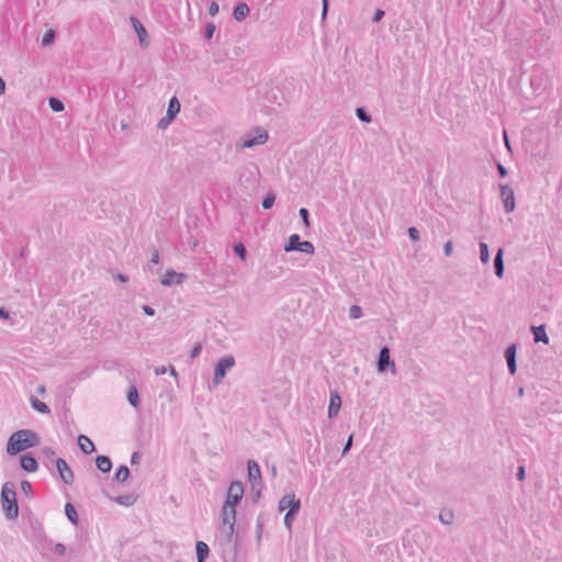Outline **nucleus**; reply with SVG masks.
<instances>
[{
  "label": "nucleus",
  "mask_w": 562,
  "mask_h": 562,
  "mask_svg": "<svg viewBox=\"0 0 562 562\" xmlns=\"http://www.w3.org/2000/svg\"><path fill=\"white\" fill-rule=\"evenodd\" d=\"M38 445V436L30 429H22L13 432L7 445V452L11 456L18 454L27 448Z\"/></svg>",
  "instance_id": "f257e3e1"
},
{
  "label": "nucleus",
  "mask_w": 562,
  "mask_h": 562,
  "mask_svg": "<svg viewBox=\"0 0 562 562\" xmlns=\"http://www.w3.org/2000/svg\"><path fill=\"white\" fill-rule=\"evenodd\" d=\"M1 502L5 517L8 519L16 518L19 515V507L14 484L10 482L3 484L1 490Z\"/></svg>",
  "instance_id": "f03ea898"
},
{
  "label": "nucleus",
  "mask_w": 562,
  "mask_h": 562,
  "mask_svg": "<svg viewBox=\"0 0 562 562\" xmlns=\"http://www.w3.org/2000/svg\"><path fill=\"white\" fill-rule=\"evenodd\" d=\"M269 138L268 132L263 128L257 127L246 133L237 143L238 149L252 148L255 146L263 145Z\"/></svg>",
  "instance_id": "7ed1b4c3"
},
{
  "label": "nucleus",
  "mask_w": 562,
  "mask_h": 562,
  "mask_svg": "<svg viewBox=\"0 0 562 562\" xmlns=\"http://www.w3.org/2000/svg\"><path fill=\"white\" fill-rule=\"evenodd\" d=\"M236 521V506L224 504L222 508L221 533L227 541H231L234 535Z\"/></svg>",
  "instance_id": "20e7f679"
},
{
  "label": "nucleus",
  "mask_w": 562,
  "mask_h": 562,
  "mask_svg": "<svg viewBox=\"0 0 562 562\" xmlns=\"http://www.w3.org/2000/svg\"><path fill=\"white\" fill-rule=\"evenodd\" d=\"M259 170L255 165L244 167L238 175V183L244 189H251L258 182Z\"/></svg>",
  "instance_id": "39448f33"
},
{
  "label": "nucleus",
  "mask_w": 562,
  "mask_h": 562,
  "mask_svg": "<svg viewBox=\"0 0 562 562\" xmlns=\"http://www.w3.org/2000/svg\"><path fill=\"white\" fill-rule=\"evenodd\" d=\"M235 366V358L233 356H225L221 358L215 364L213 383L214 385H218L227 371L231 370Z\"/></svg>",
  "instance_id": "423d86ee"
},
{
  "label": "nucleus",
  "mask_w": 562,
  "mask_h": 562,
  "mask_svg": "<svg viewBox=\"0 0 562 562\" xmlns=\"http://www.w3.org/2000/svg\"><path fill=\"white\" fill-rule=\"evenodd\" d=\"M378 372L384 373L387 370L391 371L392 374L396 373V366L394 361L391 359L390 349L387 347H382L379 352L378 363H376Z\"/></svg>",
  "instance_id": "0eeeda50"
},
{
  "label": "nucleus",
  "mask_w": 562,
  "mask_h": 562,
  "mask_svg": "<svg viewBox=\"0 0 562 562\" xmlns=\"http://www.w3.org/2000/svg\"><path fill=\"white\" fill-rule=\"evenodd\" d=\"M244 496V485L239 481H234L228 486L224 504L236 506Z\"/></svg>",
  "instance_id": "6e6552de"
},
{
  "label": "nucleus",
  "mask_w": 562,
  "mask_h": 562,
  "mask_svg": "<svg viewBox=\"0 0 562 562\" xmlns=\"http://www.w3.org/2000/svg\"><path fill=\"white\" fill-rule=\"evenodd\" d=\"M499 189H501V199L504 203L505 212H507V213L513 212L516 206L513 188L508 184H501Z\"/></svg>",
  "instance_id": "1a4fd4ad"
},
{
  "label": "nucleus",
  "mask_w": 562,
  "mask_h": 562,
  "mask_svg": "<svg viewBox=\"0 0 562 562\" xmlns=\"http://www.w3.org/2000/svg\"><path fill=\"white\" fill-rule=\"evenodd\" d=\"M56 467L61 481L67 485H71L74 483L75 475L67 462L64 459L58 458L56 460Z\"/></svg>",
  "instance_id": "9d476101"
},
{
  "label": "nucleus",
  "mask_w": 562,
  "mask_h": 562,
  "mask_svg": "<svg viewBox=\"0 0 562 562\" xmlns=\"http://www.w3.org/2000/svg\"><path fill=\"white\" fill-rule=\"evenodd\" d=\"M186 279V274L178 273L173 270H168L161 279V284L165 286H171L173 284H180Z\"/></svg>",
  "instance_id": "9b49d317"
},
{
  "label": "nucleus",
  "mask_w": 562,
  "mask_h": 562,
  "mask_svg": "<svg viewBox=\"0 0 562 562\" xmlns=\"http://www.w3.org/2000/svg\"><path fill=\"white\" fill-rule=\"evenodd\" d=\"M516 351H517V347L514 344L508 346L505 351V359H506L507 367H508L510 374H515L517 371Z\"/></svg>",
  "instance_id": "f8f14e48"
},
{
  "label": "nucleus",
  "mask_w": 562,
  "mask_h": 562,
  "mask_svg": "<svg viewBox=\"0 0 562 562\" xmlns=\"http://www.w3.org/2000/svg\"><path fill=\"white\" fill-rule=\"evenodd\" d=\"M247 468H248V479H249L250 483L252 485L259 483L261 481V471H260L259 464L254 460H249L247 462Z\"/></svg>",
  "instance_id": "ddd939ff"
},
{
  "label": "nucleus",
  "mask_w": 562,
  "mask_h": 562,
  "mask_svg": "<svg viewBox=\"0 0 562 562\" xmlns=\"http://www.w3.org/2000/svg\"><path fill=\"white\" fill-rule=\"evenodd\" d=\"M341 407V398L337 391L330 393L329 406H328V417H335Z\"/></svg>",
  "instance_id": "4468645a"
},
{
  "label": "nucleus",
  "mask_w": 562,
  "mask_h": 562,
  "mask_svg": "<svg viewBox=\"0 0 562 562\" xmlns=\"http://www.w3.org/2000/svg\"><path fill=\"white\" fill-rule=\"evenodd\" d=\"M20 462L22 469L26 472L33 473L38 469L36 459L29 453L21 456Z\"/></svg>",
  "instance_id": "2eb2a0df"
},
{
  "label": "nucleus",
  "mask_w": 562,
  "mask_h": 562,
  "mask_svg": "<svg viewBox=\"0 0 562 562\" xmlns=\"http://www.w3.org/2000/svg\"><path fill=\"white\" fill-rule=\"evenodd\" d=\"M248 14H249V7L247 5V3L239 2L238 4L235 5L233 15L236 21L240 22V21L245 20Z\"/></svg>",
  "instance_id": "dca6fc26"
},
{
  "label": "nucleus",
  "mask_w": 562,
  "mask_h": 562,
  "mask_svg": "<svg viewBox=\"0 0 562 562\" xmlns=\"http://www.w3.org/2000/svg\"><path fill=\"white\" fill-rule=\"evenodd\" d=\"M78 445L85 454H90L94 451L93 442L85 435L78 437Z\"/></svg>",
  "instance_id": "f3484780"
},
{
  "label": "nucleus",
  "mask_w": 562,
  "mask_h": 562,
  "mask_svg": "<svg viewBox=\"0 0 562 562\" xmlns=\"http://www.w3.org/2000/svg\"><path fill=\"white\" fill-rule=\"evenodd\" d=\"M494 269H495V274L498 278H502L504 276L505 267H504L503 249L502 248H499L497 254L495 255V258H494Z\"/></svg>",
  "instance_id": "a211bd4d"
},
{
  "label": "nucleus",
  "mask_w": 562,
  "mask_h": 562,
  "mask_svg": "<svg viewBox=\"0 0 562 562\" xmlns=\"http://www.w3.org/2000/svg\"><path fill=\"white\" fill-rule=\"evenodd\" d=\"M95 463H97V468L103 472V473H108L110 472L111 468H112V462L110 460L109 457H105V456H99L97 457L95 459Z\"/></svg>",
  "instance_id": "6ab92c4d"
},
{
  "label": "nucleus",
  "mask_w": 562,
  "mask_h": 562,
  "mask_svg": "<svg viewBox=\"0 0 562 562\" xmlns=\"http://www.w3.org/2000/svg\"><path fill=\"white\" fill-rule=\"evenodd\" d=\"M180 102L176 97H172L168 104L167 115L172 120L180 112Z\"/></svg>",
  "instance_id": "aec40b11"
},
{
  "label": "nucleus",
  "mask_w": 562,
  "mask_h": 562,
  "mask_svg": "<svg viewBox=\"0 0 562 562\" xmlns=\"http://www.w3.org/2000/svg\"><path fill=\"white\" fill-rule=\"evenodd\" d=\"M533 333V338L536 342L542 341L544 344H548L549 338L547 336L546 329L543 325H540L538 327L533 326L531 327Z\"/></svg>",
  "instance_id": "412c9836"
},
{
  "label": "nucleus",
  "mask_w": 562,
  "mask_h": 562,
  "mask_svg": "<svg viewBox=\"0 0 562 562\" xmlns=\"http://www.w3.org/2000/svg\"><path fill=\"white\" fill-rule=\"evenodd\" d=\"M301 243L302 241L300 240V236L297 234H293L289 237V241L285 245L284 250L286 252L297 251V249H300V247L302 246Z\"/></svg>",
  "instance_id": "4be33fe9"
},
{
  "label": "nucleus",
  "mask_w": 562,
  "mask_h": 562,
  "mask_svg": "<svg viewBox=\"0 0 562 562\" xmlns=\"http://www.w3.org/2000/svg\"><path fill=\"white\" fill-rule=\"evenodd\" d=\"M195 549L198 562H204L210 552L209 546L203 541H198Z\"/></svg>",
  "instance_id": "5701e85b"
},
{
  "label": "nucleus",
  "mask_w": 562,
  "mask_h": 562,
  "mask_svg": "<svg viewBox=\"0 0 562 562\" xmlns=\"http://www.w3.org/2000/svg\"><path fill=\"white\" fill-rule=\"evenodd\" d=\"M31 405L35 411H37L42 414L50 413L49 407L44 402L40 401L38 398H36L34 396L31 397Z\"/></svg>",
  "instance_id": "b1692460"
},
{
  "label": "nucleus",
  "mask_w": 562,
  "mask_h": 562,
  "mask_svg": "<svg viewBox=\"0 0 562 562\" xmlns=\"http://www.w3.org/2000/svg\"><path fill=\"white\" fill-rule=\"evenodd\" d=\"M439 520L443 525H452L454 521V514L450 509H443L439 514Z\"/></svg>",
  "instance_id": "393cba45"
},
{
  "label": "nucleus",
  "mask_w": 562,
  "mask_h": 562,
  "mask_svg": "<svg viewBox=\"0 0 562 562\" xmlns=\"http://www.w3.org/2000/svg\"><path fill=\"white\" fill-rule=\"evenodd\" d=\"M127 401L133 407H135V408L138 407L139 397H138L137 389L135 386L130 387L128 393H127Z\"/></svg>",
  "instance_id": "a878e982"
},
{
  "label": "nucleus",
  "mask_w": 562,
  "mask_h": 562,
  "mask_svg": "<svg viewBox=\"0 0 562 562\" xmlns=\"http://www.w3.org/2000/svg\"><path fill=\"white\" fill-rule=\"evenodd\" d=\"M65 513H66V516L67 518L74 524V525H77L78 524V514H77V510L76 508L70 504V503H67L66 506H65Z\"/></svg>",
  "instance_id": "bb28decb"
},
{
  "label": "nucleus",
  "mask_w": 562,
  "mask_h": 562,
  "mask_svg": "<svg viewBox=\"0 0 562 562\" xmlns=\"http://www.w3.org/2000/svg\"><path fill=\"white\" fill-rule=\"evenodd\" d=\"M130 476V470L126 465H121L115 473V480L117 482H125Z\"/></svg>",
  "instance_id": "cd10ccee"
},
{
  "label": "nucleus",
  "mask_w": 562,
  "mask_h": 562,
  "mask_svg": "<svg viewBox=\"0 0 562 562\" xmlns=\"http://www.w3.org/2000/svg\"><path fill=\"white\" fill-rule=\"evenodd\" d=\"M130 20L136 32V35H148L145 26L140 23V21L137 18L131 16Z\"/></svg>",
  "instance_id": "c85d7f7f"
},
{
  "label": "nucleus",
  "mask_w": 562,
  "mask_h": 562,
  "mask_svg": "<svg viewBox=\"0 0 562 562\" xmlns=\"http://www.w3.org/2000/svg\"><path fill=\"white\" fill-rule=\"evenodd\" d=\"M480 260L486 265L490 261L488 246L486 243H480Z\"/></svg>",
  "instance_id": "c756f323"
},
{
  "label": "nucleus",
  "mask_w": 562,
  "mask_h": 562,
  "mask_svg": "<svg viewBox=\"0 0 562 562\" xmlns=\"http://www.w3.org/2000/svg\"><path fill=\"white\" fill-rule=\"evenodd\" d=\"M290 502H291V505H290V508H289L288 513H292L294 515H297L299 512H300V508H301V501L299 498H296L293 493H291Z\"/></svg>",
  "instance_id": "7c9ffc66"
},
{
  "label": "nucleus",
  "mask_w": 562,
  "mask_h": 562,
  "mask_svg": "<svg viewBox=\"0 0 562 562\" xmlns=\"http://www.w3.org/2000/svg\"><path fill=\"white\" fill-rule=\"evenodd\" d=\"M234 251L235 254L241 259V260H246L247 258V250H246V247L243 243H236L234 245Z\"/></svg>",
  "instance_id": "2f4dec72"
},
{
  "label": "nucleus",
  "mask_w": 562,
  "mask_h": 562,
  "mask_svg": "<svg viewBox=\"0 0 562 562\" xmlns=\"http://www.w3.org/2000/svg\"><path fill=\"white\" fill-rule=\"evenodd\" d=\"M49 106L54 112H61L64 110V103L56 98L49 99Z\"/></svg>",
  "instance_id": "473e14b6"
},
{
  "label": "nucleus",
  "mask_w": 562,
  "mask_h": 562,
  "mask_svg": "<svg viewBox=\"0 0 562 562\" xmlns=\"http://www.w3.org/2000/svg\"><path fill=\"white\" fill-rule=\"evenodd\" d=\"M356 115L361 122H364V123L371 122V115L369 113H367V111L362 108H358L356 110Z\"/></svg>",
  "instance_id": "72a5a7b5"
},
{
  "label": "nucleus",
  "mask_w": 562,
  "mask_h": 562,
  "mask_svg": "<svg viewBox=\"0 0 562 562\" xmlns=\"http://www.w3.org/2000/svg\"><path fill=\"white\" fill-rule=\"evenodd\" d=\"M301 245L302 246L300 247V249H297V251H301V252H304L307 255L314 254L315 248L311 241L305 240V241H302Z\"/></svg>",
  "instance_id": "f704fd0d"
},
{
  "label": "nucleus",
  "mask_w": 562,
  "mask_h": 562,
  "mask_svg": "<svg viewBox=\"0 0 562 562\" xmlns=\"http://www.w3.org/2000/svg\"><path fill=\"white\" fill-rule=\"evenodd\" d=\"M362 316V308L359 305H352L349 308V317L352 319H358Z\"/></svg>",
  "instance_id": "c9c22d12"
},
{
  "label": "nucleus",
  "mask_w": 562,
  "mask_h": 562,
  "mask_svg": "<svg viewBox=\"0 0 562 562\" xmlns=\"http://www.w3.org/2000/svg\"><path fill=\"white\" fill-rule=\"evenodd\" d=\"M291 494H285L279 502V510L280 512H283L288 508H290V505H291Z\"/></svg>",
  "instance_id": "e433bc0d"
},
{
  "label": "nucleus",
  "mask_w": 562,
  "mask_h": 562,
  "mask_svg": "<svg viewBox=\"0 0 562 562\" xmlns=\"http://www.w3.org/2000/svg\"><path fill=\"white\" fill-rule=\"evenodd\" d=\"M276 196L272 193L267 194V196L262 201V207L265 210L271 209L274 204Z\"/></svg>",
  "instance_id": "4c0bfd02"
},
{
  "label": "nucleus",
  "mask_w": 562,
  "mask_h": 562,
  "mask_svg": "<svg viewBox=\"0 0 562 562\" xmlns=\"http://www.w3.org/2000/svg\"><path fill=\"white\" fill-rule=\"evenodd\" d=\"M295 517H296V515H294L292 513H286L285 516H284V525L288 528V530H290V531L292 529V522H293Z\"/></svg>",
  "instance_id": "58836bf2"
},
{
  "label": "nucleus",
  "mask_w": 562,
  "mask_h": 562,
  "mask_svg": "<svg viewBox=\"0 0 562 562\" xmlns=\"http://www.w3.org/2000/svg\"><path fill=\"white\" fill-rule=\"evenodd\" d=\"M299 213H300V216H301V218H302V221H303L304 225H305L306 227H308V226H310V220H308V215H310V214H308L307 209L302 207V209H300Z\"/></svg>",
  "instance_id": "ea45409f"
},
{
  "label": "nucleus",
  "mask_w": 562,
  "mask_h": 562,
  "mask_svg": "<svg viewBox=\"0 0 562 562\" xmlns=\"http://www.w3.org/2000/svg\"><path fill=\"white\" fill-rule=\"evenodd\" d=\"M202 351V345L200 342L195 344V346L192 348L190 352V357L192 359L196 358Z\"/></svg>",
  "instance_id": "a19ab883"
},
{
  "label": "nucleus",
  "mask_w": 562,
  "mask_h": 562,
  "mask_svg": "<svg viewBox=\"0 0 562 562\" xmlns=\"http://www.w3.org/2000/svg\"><path fill=\"white\" fill-rule=\"evenodd\" d=\"M408 235L412 240H418L419 239V232L416 227H409L408 228Z\"/></svg>",
  "instance_id": "79ce46f5"
},
{
  "label": "nucleus",
  "mask_w": 562,
  "mask_h": 562,
  "mask_svg": "<svg viewBox=\"0 0 562 562\" xmlns=\"http://www.w3.org/2000/svg\"><path fill=\"white\" fill-rule=\"evenodd\" d=\"M453 251V245H452V241L451 240H448L445 246H443V254L445 256L449 257L451 256Z\"/></svg>",
  "instance_id": "37998d69"
},
{
  "label": "nucleus",
  "mask_w": 562,
  "mask_h": 562,
  "mask_svg": "<svg viewBox=\"0 0 562 562\" xmlns=\"http://www.w3.org/2000/svg\"><path fill=\"white\" fill-rule=\"evenodd\" d=\"M384 15H385L384 10L376 9L375 12H374V15L372 18V21L376 23V22L381 21Z\"/></svg>",
  "instance_id": "c03bdc74"
},
{
  "label": "nucleus",
  "mask_w": 562,
  "mask_h": 562,
  "mask_svg": "<svg viewBox=\"0 0 562 562\" xmlns=\"http://www.w3.org/2000/svg\"><path fill=\"white\" fill-rule=\"evenodd\" d=\"M218 11H220V7H218V4H217L216 2H214V1H213V2L210 4V7H209V14H210L211 16H214V15H216V14L218 13Z\"/></svg>",
  "instance_id": "a18cd8bd"
},
{
  "label": "nucleus",
  "mask_w": 562,
  "mask_h": 562,
  "mask_svg": "<svg viewBox=\"0 0 562 562\" xmlns=\"http://www.w3.org/2000/svg\"><path fill=\"white\" fill-rule=\"evenodd\" d=\"M216 30V26L214 23H207L205 25L204 34L203 35H214Z\"/></svg>",
  "instance_id": "49530a36"
},
{
  "label": "nucleus",
  "mask_w": 562,
  "mask_h": 562,
  "mask_svg": "<svg viewBox=\"0 0 562 562\" xmlns=\"http://www.w3.org/2000/svg\"><path fill=\"white\" fill-rule=\"evenodd\" d=\"M21 488L26 495L32 493V485L29 481H22Z\"/></svg>",
  "instance_id": "de8ad7c7"
},
{
  "label": "nucleus",
  "mask_w": 562,
  "mask_h": 562,
  "mask_svg": "<svg viewBox=\"0 0 562 562\" xmlns=\"http://www.w3.org/2000/svg\"><path fill=\"white\" fill-rule=\"evenodd\" d=\"M55 552L59 555H64L66 553V547L63 543H56L54 547Z\"/></svg>",
  "instance_id": "09e8293b"
},
{
  "label": "nucleus",
  "mask_w": 562,
  "mask_h": 562,
  "mask_svg": "<svg viewBox=\"0 0 562 562\" xmlns=\"http://www.w3.org/2000/svg\"><path fill=\"white\" fill-rule=\"evenodd\" d=\"M352 439H353V436L350 435L348 440H347V442H346V445H345V447H344V449H342V456H345L350 450V448L352 446Z\"/></svg>",
  "instance_id": "8fccbe9b"
},
{
  "label": "nucleus",
  "mask_w": 562,
  "mask_h": 562,
  "mask_svg": "<svg viewBox=\"0 0 562 562\" xmlns=\"http://www.w3.org/2000/svg\"><path fill=\"white\" fill-rule=\"evenodd\" d=\"M159 262V252L157 249H154L150 258V263L157 265Z\"/></svg>",
  "instance_id": "3c124183"
},
{
  "label": "nucleus",
  "mask_w": 562,
  "mask_h": 562,
  "mask_svg": "<svg viewBox=\"0 0 562 562\" xmlns=\"http://www.w3.org/2000/svg\"><path fill=\"white\" fill-rule=\"evenodd\" d=\"M56 37H43L42 40V46L47 47L54 43Z\"/></svg>",
  "instance_id": "603ef678"
},
{
  "label": "nucleus",
  "mask_w": 562,
  "mask_h": 562,
  "mask_svg": "<svg viewBox=\"0 0 562 562\" xmlns=\"http://www.w3.org/2000/svg\"><path fill=\"white\" fill-rule=\"evenodd\" d=\"M167 372H168V368L167 367L162 366V367H156L155 368V374L156 375H162V374H165Z\"/></svg>",
  "instance_id": "864d4df0"
},
{
  "label": "nucleus",
  "mask_w": 562,
  "mask_h": 562,
  "mask_svg": "<svg viewBox=\"0 0 562 562\" xmlns=\"http://www.w3.org/2000/svg\"><path fill=\"white\" fill-rule=\"evenodd\" d=\"M143 311L146 315L148 316H154L155 315V310L148 305H144L143 306Z\"/></svg>",
  "instance_id": "5fc2aeb1"
},
{
  "label": "nucleus",
  "mask_w": 562,
  "mask_h": 562,
  "mask_svg": "<svg viewBox=\"0 0 562 562\" xmlns=\"http://www.w3.org/2000/svg\"><path fill=\"white\" fill-rule=\"evenodd\" d=\"M497 170H498L501 177L507 176V169L499 162L497 164Z\"/></svg>",
  "instance_id": "6e6d98bb"
},
{
  "label": "nucleus",
  "mask_w": 562,
  "mask_h": 562,
  "mask_svg": "<svg viewBox=\"0 0 562 562\" xmlns=\"http://www.w3.org/2000/svg\"><path fill=\"white\" fill-rule=\"evenodd\" d=\"M139 459H140L139 453L138 452H133L132 457H131V463L132 464H136V463H138Z\"/></svg>",
  "instance_id": "4d7b16f0"
},
{
  "label": "nucleus",
  "mask_w": 562,
  "mask_h": 562,
  "mask_svg": "<svg viewBox=\"0 0 562 562\" xmlns=\"http://www.w3.org/2000/svg\"><path fill=\"white\" fill-rule=\"evenodd\" d=\"M138 40H139V45L142 47H146L149 44V37H138Z\"/></svg>",
  "instance_id": "13d9d810"
},
{
  "label": "nucleus",
  "mask_w": 562,
  "mask_h": 562,
  "mask_svg": "<svg viewBox=\"0 0 562 562\" xmlns=\"http://www.w3.org/2000/svg\"><path fill=\"white\" fill-rule=\"evenodd\" d=\"M517 477L520 481H522L525 479V468L524 467H519Z\"/></svg>",
  "instance_id": "bf43d9fd"
},
{
  "label": "nucleus",
  "mask_w": 562,
  "mask_h": 562,
  "mask_svg": "<svg viewBox=\"0 0 562 562\" xmlns=\"http://www.w3.org/2000/svg\"><path fill=\"white\" fill-rule=\"evenodd\" d=\"M4 92H5V82H4V80L0 77V95H2Z\"/></svg>",
  "instance_id": "052dcab7"
},
{
  "label": "nucleus",
  "mask_w": 562,
  "mask_h": 562,
  "mask_svg": "<svg viewBox=\"0 0 562 562\" xmlns=\"http://www.w3.org/2000/svg\"><path fill=\"white\" fill-rule=\"evenodd\" d=\"M43 452H44V454H45V456H47V457H53V456H54V453H55L50 448H44V449H43Z\"/></svg>",
  "instance_id": "680f3d73"
},
{
  "label": "nucleus",
  "mask_w": 562,
  "mask_h": 562,
  "mask_svg": "<svg viewBox=\"0 0 562 562\" xmlns=\"http://www.w3.org/2000/svg\"><path fill=\"white\" fill-rule=\"evenodd\" d=\"M9 317V313L4 310V308H0V318H8Z\"/></svg>",
  "instance_id": "e2e57ef3"
},
{
  "label": "nucleus",
  "mask_w": 562,
  "mask_h": 562,
  "mask_svg": "<svg viewBox=\"0 0 562 562\" xmlns=\"http://www.w3.org/2000/svg\"><path fill=\"white\" fill-rule=\"evenodd\" d=\"M168 372H170V374L173 376V378H178V372L176 371V369L173 367H169L168 368Z\"/></svg>",
  "instance_id": "0e129e2a"
},
{
  "label": "nucleus",
  "mask_w": 562,
  "mask_h": 562,
  "mask_svg": "<svg viewBox=\"0 0 562 562\" xmlns=\"http://www.w3.org/2000/svg\"><path fill=\"white\" fill-rule=\"evenodd\" d=\"M121 282H127L128 278L125 274H117L116 277Z\"/></svg>",
  "instance_id": "69168bd1"
},
{
  "label": "nucleus",
  "mask_w": 562,
  "mask_h": 562,
  "mask_svg": "<svg viewBox=\"0 0 562 562\" xmlns=\"http://www.w3.org/2000/svg\"><path fill=\"white\" fill-rule=\"evenodd\" d=\"M327 7H328V2H327V0H323V15H325V14H326V12H327Z\"/></svg>",
  "instance_id": "338daca9"
},
{
  "label": "nucleus",
  "mask_w": 562,
  "mask_h": 562,
  "mask_svg": "<svg viewBox=\"0 0 562 562\" xmlns=\"http://www.w3.org/2000/svg\"><path fill=\"white\" fill-rule=\"evenodd\" d=\"M44 35H47V36L56 35V32H55V30L49 29V30H46V32H45V34H44Z\"/></svg>",
  "instance_id": "774afa93"
}]
</instances>
